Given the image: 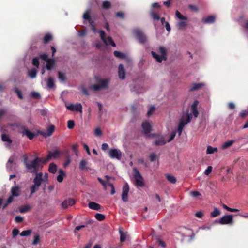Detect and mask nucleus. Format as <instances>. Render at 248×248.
Segmentation results:
<instances>
[{"label": "nucleus", "mask_w": 248, "mask_h": 248, "mask_svg": "<svg viewBox=\"0 0 248 248\" xmlns=\"http://www.w3.org/2000/svg\"><path fill=\"white\" fill-rule=\"evenodd\" d=\"M23 159L24 164L26 169L31 173H38L39 170L40 163H43V159L39 157H36L33 160H29L26 155H24Z\"/></svg>", "instance_id": "obj_1"}, {"label": "nucleus", "mask_w": 248, "mask_h": 248, "mask_svg": "<svg viewBox=\"0 0 248 248\" xmlns=\"http://www.w3.org/2000/svg\"><path fill=\"white\" fill-rule=\"evenodd\" d=\"M94 79L97 84H94L91 87V88L94 91H99L108 88L109 82V79H102L98 76H95Z\"/></svg>", "instance_id": "obj_2"}, {"label": "nucleus", "mask_w": 248, "mask_h": 248, "mask_svg": "<svg viewBox=\"0 0 248 248\" xmlns=\"http://www.w3.org/2000/svg\"><path fill=\"white\" fill-rule=\"evenodd\" d=\"M192 118V115L188 111L183 113L182 117L180 119L179 125L178 126V133L179 136L182 134L183 129L185 125L190 123Z\"/></svg>", "instance_id": "obj_3"}, {"label": "nucleus", "mask_w": 248, "mask_h": 248, "mask_svg": "<svg viewBox=\"0 0 248 248\" xmlns=\"http://www.w3.org/2000/svg\"><path fill=\"white\" fill-rule=\"evenodd\" d=\"M133 33L140 43L144 44L147 42V36L141 30L134 29L133 30Z\"/></svg>", "instance_id": "obj_4"}, {"label": "nucleus", "mask_w": 248, "mask_h": 248, "mask_svg": "<svg viewBox=\"0 0 248 248\" xmlns=\"http://www.w3.org/2000/svg\"><path fill=\"white\" fill-rule=\"evenodd\" d=\"M159 52L161 55H158L155 52L152 51L151 54L153 57L156 59V61L158 62H161L162 60L166 61L167 60L166 57V49L162 46H159Z\"/></svg>", "instance_id": "obj_5"}, {"label": "nucleus", "mask_w": 248, "mask_h": 248, "mask_svg": "<svg viewBox=\"0 0 248 248\" xmlns=\"http://www.w3.org/2000/svg\"><path fill=\"white\" fill-rule=\"evenodd\" d=\"M133 177L135 180V184L137 186L143 187L144 186V183L143 178L140 173L139 170L136 169H133Z\"/></svg>", "instance_id": "obj_6"}, {"label": "nucleus", "mask_w": 248, "mask_h": 248, "mask_svg": "<svg viewBox=\"0 0 248 248\" xmlns=\"http://www.w3.org/2000/svg\"><path fill=\"white\" fill-rule=\"evenodd\" d=\"M100 36L101 40L103 41L106 45H108V44L111 45L113 46H115L116 44L113 41L112 38L111 37H108L107 39L105 36V32L103 30H100L99 31Z\"/></svg>", "instance_id": "obj_7"}, {"label": "nucleus", "mask_w": 248, "mask_h": 248, "mask_svg": "<svg viewBox=\"0 0 248 248\" xmlns=\"http://www.w3.org/2000/svg\"><path fill=\"white\" fill-rule=\"evenodd\" d=\"M233 222V215H232L224 216L221 217L218 221V223L221 225L232 224Z\"/></svg>", "instance_id": "obj_8"}, {"label": "nucleus", "mask_w": 248, "mask_h": 248, "mask_svg": "<svg viewBox=\"0 0 248 248\" xmlns=\"http://www.w3.org/2000/svg\"><path fill=\"white\" fill-rule=\"evenodd\" d=\"M109 156L112 158L120 160L122 157V153L120 150L117 149H110L108 153Z\"/></svg>", "instance_id": "obj_9"}, {"label": "nucleus", "mask_w": 248, "mask_h": 248, "mask_svg": "<svg viewBox=\"0 0 248 248\" xmlns=\"http://www.w3.org/2000/svg\"><path fill=\"white\" fill-rule=\"evenodd\" d=\"M55 130V126L53 125H50L48 126L46 132L39 130L38 133L43 137L46 138L50 136Z\"/></svg>", "instance_id": "obj_10"}, {"label": "nucleus", "mask_w": 248, "mask_h": 248, "mask_svg": "<svg viewBox=\"0 0 248 248\" xmlns=\"http://www.w3.org/2000/svg\"><path fill=\"white\" fill-rule=\"evenodd\" d=\"M60 153L56 150L54 152H49L48 155L45 159H43V163H46L52 158H57L60 156Z\"/></svg>", "instance_id": "obj_11"}, {"label": "nucleus", "mask_w": 248, "mask_h": 248, "mask_svg": "<svg viewBox=\"0 0 248 248\" xmlns=\"http://www.w3.org/2000/svg\"><path fill=\"white\" fill-rule=\"evenodd\" d=\"M66 108L67 109L72 111L82 112V107L80 103L76 105L71 104L69 105L66 106Z\"/></svg>", "instance_id": "obj_12"}, {"label": "nucleus", "mask_w": 248, "mask_h": 248, "mask_svg": "<svg viewBox=\"0 0 248 248\" xmlns=\"http://www.w3.org/2000/svg\"><path fill=\"white\" fill-rule=\"evenodd\" d=\"M43 180V173L42 172L37 173L33 180L34 185L37 187H39Z\"/></svg>", "instance_id": "obj_13"}, {"label": "nucleus", "mask_w": 248, "mask_h": 248, "mask_svg": "<svg viewBox=\"0 0 248 248\" xmlns=\"http://www.w3.org/2000/svg\"><path fill=\"white\" fill-rule=\"evenodd\" d=\"M129 190L128 185L126 183L123 187V193L122 194V200L125 202L128 200V193Z\"/></svg>", "instance_id": "obj_14"}, {"label": "nucleus", "mask_w": 248, "mask_h": 248, "mask_svg": "<svg viewBox=\"0 0 248 248\" xmlns=\"http://www.w3.org/2000/svg\"><path fill=\"white\" fill-rule=\"evenodd\" d=\"M11 195L13 197H17L20 195L21 187L18 185H16L12 187L11 189Z\"/></svg>", "instance_id": "obj_15"}, {"label": "nucleus", "mask_w": 248, "mask_h": 248, "mask_svg": "<svg viewBox=\"0 0 248 248\" xmlns=\"http://www.w3.org/2000/svg\"><path fill=\"white\" fill-rule=\"evenodd\" d=\"M21 128L23 130L21 131L23 136L26 135L30 140H32L34 138L35 135L33 133L30 131L29 129L26 128L25 126H22Z\"/></svg>", "instance_id": "obj_16"}, {"label": "nucleus", "mask_w": 248, "mask_h": 248, "mask_svg": "<svg viewBox=\"0 0 248 248\" xmlns=\"http://www.w3.org/2000/svg\"><path fill=\"white\" fill-rule=\"evenodd\" d=\"M199 104V101L197 100H195L191 106V112L195 118H197L199 114L197 109V106Z\"/></svg>", "instance_id": "obj_17"}, {"label": "nucleus", "mask_w": 248, "mask_h": 248, "mask_svg": "<svg viewBox=\"0 0 248 248\" xmlns=\"http://www.w3.org/2000/svg\"><path fill=\"white\" fill-rule=\"evenodd\" d=\"M142 127L144 130V133L146 135H149L152 130V126L148 122H143L142 124Z\"/></svg>", "instance_id": "obj_18"}, {"label": "nucleus", "mask_w": 248, "mask_h": 248, "mask_svg": "<svg viewBox=\"0 0 248 248\" xmlns=\"http://www.w3.org/2000/svg\"><path fill=\"white\" fill-rule=\"evenodd\" d=\"M204 86L205 84L203 83H193L189 87V91L193 92L194 91L199 90Z\"/></svg>", "instance_id": "obj_19"}, {"label": "nucleus", "mask_w": 248, "mask_h": 248, "mask_svg": "<svg viewBox=\"0 0 248 248\" xmlns=\"http://www.w3.org/2000/svg\"><path fill=\"white\" fill-rule=\"evenodd\" d=\"M118 75L120 78L124 79L125 77V71L124 66L122 64H120L118 67Z\"/></svg>", "instance_id": "obj_20"}, {"label": "nucleus", "mask_w": 248, "mask_h": 248, "mask_svg": "<svg viewBox=\"0 0 248 248\" xmlns=\"http://www.w3.org/2000/svg\"><path fill=\"white\" fill-rule=\"evenodd\" d=\"M88 206L90 209L97 211H100L101 209V206L94 202H90L88 203Z\"/></svg>", "instance_id": "obj_21"}, {"label": "nucleus", "mask_w": 248, "mask_h": 248, "mask_svg": "<svg viewBox=\"0 0 248 248\" xmlns=\"http://www.w3.org/2000/svg\"><path fill=\"white\" fill-rule=\"evenodd\" d=\"M215 17L214 16L210 15L207 17L206 18H203L202 22L204 24H211L215 22Z\"/></svg>", "instance_id": "obj_22"}, {"label": "nucleus", "mask_w": 248, "mask_h": 248, "mask_svg": "<svg viewBox=\"0 0 248 248\" xmlns=\"http://www.w3.org/2000/svg\"><path fill=\"white\" fill-rule=\"evenodd\" d=\"M46 62V67L48 70H51L55 65V60L54 59L49 58Z\"/></svg>", "instance_id": "obj_23"}, {"label": "nucleus", "mask_w": 248, "mask_h": 248, "mask_svg": "<svg viewBox=\"0 0 248 248\" xmlns=\"http://www.w3.org/2000/svg\"><path fill=\"white\" fill-rule=\"evenodd\" d=\"M52 39V35L50 33H47L44 36L43 39V42L44 44H46L51 41Z\"/></svg>", "instance_id": "obj_24"}, {"label": "nucleus", "mask_w": 248, "mask_h": 248, "mask_svg": "<svg viewBox=\"0 0 248 248\" xmlns=\"http://www.w3.org/2000/svg\"><path fill=\"white\" fill-rule=\"evenodd\" d=\"M166 143L164 137H162L155 140L154 144L156 146L163 145Z\"/></svg>", "instance_id": "obj_25"}, {"label": "nucleus", "mask_w": 248, "mask_h": 248, "mask_svg": "<svg viewBox=\"0 0 248 248\" xmlns=\"http://www.w3.org/2000/svg\"><path fill=\"white\" fill-rule=\"evenodd\" d=\"M57 165L54 163H51L49 164L48 171L49 172L54 174L57 171Z\"/></svg>", "instance_id": "obj_26"}, {"label": "nucleus", "mask_w": 248, "mask_h": 248, "mask_svg": "<svg viewBox=\"0 0 248 248\" xmlns=\"http://www.w3.org/2000/svg\"><path fill=\"white\" fill-rule=\"evenodd\" d=\"M221 214L220 211L217 208L215 207L214 208L213 211L210 213V217H216L219 216Z\"/></svg>", "instance_id": "obj_27"}, {"label": "nucleus", "mask_w": 248, "mask_h": 248, "mask_svg": "<svg viewBox=\"0 0 248 248\" xmlns=\"http://www.w3.org/2000/svg\"><path fill=\"white\" fill-rule=\"evenodd\" d=\"M234 142L235 141L233 140H228L226 142H225L222 146V149H226L229 148L234 143Z\"/></svg>", "instance_id": "obj_28"}, {"label": "nucleus", "mask_w": 248, "mask_h": 248, "mask_svg": "<svg viewBox=\"0 0 248 248\" xmlns=\"http://www.w3.org/2000/svg\"><path fill=\"white\" fill-rule=\"evenodd\" d=\"M59 174L57 177V180L59 182H62L63 179V176L65 175V173L62 169L59 170Z\"/></svg>", "instance_id": "obj_29"}, {"label": "nucleus", "mask_w": 248, "mask_h": 248, "mask_svg": "<svg viewBox=\"0 0 248 248\" xmlns=\"http://www.w3.org/2000/svg\"><path fill=\"white\" fill-rule=\"evenodd\" d=\"M47 86L50 88H53L55 86L54 81L52 77H49L47 81Z\"/></svg>", "instance_id": "obj_30"}, {"label": "nucleus", "mask_w": 248, "mask_h": 248, "mask_svg": "<svg viewBox=\"0 0 248 248\" xmlns=\"http://www.w3.org/2000/svg\"><path fill=\"white\" fill-rule=\"evenodd\" d=\"M166 179L171 184H175L176 182V179L173 175L170 174H167Z\"/></svg>", "instance_id": "obj_31"}, {"label": "nucleus", "mask_w": 248, "mask_h": 248, "mask_svg": "<svg viewBox=\"0 0 248 248\" xmlns=\"http://www.w3.org/2000/svg\"><path fill=\"white\" fill-rule=\"evenodd\" d=\"M218 151L217 148L216 147H212L211 146H207L206 150V154H212L214 153L215 152H217Z\"/></svg>", "instance_id": "obj_32"}, {"label": "nucleus", "mask_w": 248, "mask_h": 248, "mask_svg": "<svg viewBox=\"0 0 248 248\" xmlns=\"http://www.w3.org/2000/svg\"><path fill=\"white\" fill-rule=\"evenodd\" d=\"M111 7V3L109 1H104L102 2V7L104 10H107Z\"/></svg>", "instance_id": "obj_33"}, {"label": "nucleus", "mask_w": 248, "mask_h": 248, "mask_svg": "<svg viewBox=\"0 0 248 248\" xmlns=\"http://www.w3.org/2000/svg\"><path fill=\"white\" fill-rule=\"evenodd\" d=\"M87 162L85 159H82L79 163V168L80 170H84L86 168Z\"/></svg>", "instance_id": "obj_34"}, {"label": "nucleus", "mask_w": 248, "mask_h": 248, "mask_svg": "<svg viewBox=\"0 0 248 248\" xmlns=\"http://www.w3.org/2000/svg\"><path fill=\"white\" fill-rule=\"evenodd\" d=\"M1 139L3 141H6L9 144H11L12 142V140L10 138L9 136L7 134H2L1 135Z\"/></svg>", "instance_id": "obj_35"}, {"label": "nucleus", "mask_w": 248, "mask_h": 248, "mask_svg": "<svg viewBox=\"0 0 248 248\" xmlns=\"http://www.w3.org/2000/svg\"><path fill=\"white\" fill-rule=\"evenodd\" d=\"M36 75L37 70L33 68L29 71L28 75L30 78H34L36 77Z\"/></svg>", "instance_id": "obj_36"}, {"label": "nucleus", "mask_w": 248, "mask_h": 248, "mask_svg": "<svg viewBox=\"0 0 248 248\" xmlns=\"http://www.w3.org/2000/svg\"><path fill=\"white\" fill-rule=\"evenodd\" d=\"M187 25V23L186 21H180L176 24V26L179 30L183 29L186 27Z\"/></svg>", "instance_id": "obj_37"}, {"label": "nucleus", "mask_w": 248, "mask_h": 248, "mask_svg": "<svg viewBox=\"0 0 248 248\" xmlns=\"http://www.w3.org/2000/svg\"><path fill=\"white\" fill-rule=\"evenodd\" d=\"M150 16L154 20H159L160 19V16L158 15H157L155 11L152 10L150 13Z\"/></svg>", "instance_id": "obj_38"}, {"label": "nucleus", "mask_w": 248, "mask_h": 248, "mask_svg": "<svg viewBox=\"0 0 248 248\" xmlns=\"http://www.w3.org/2000/svg\"><path fill=\"white\" fill-rule=\"evenodd\" d=\"M114 55L116 57L120 58V59H124L125 58V54H123L122 52L118 51H115L114 52Z\"/></svg>", "instance_id": "obj_39"}, {"label": "nucleus", "mask_w": 248, "mask_h": 248, "mask_svg": "<svg viewBox=\"0 0 248 248\" xmlns=\"http://www.w3.org/2000/svg\"><path fill=\"white\" fill-rule=\"evenodd\" d=\"M58 78L61 81L65 82L66 81L65 74L60 71L58 72Z\"/></svg>", "instance_id": "obj_40"}, {"label": "nucleus", "mask_w": 248, "mask_h": 248, "mask_svg": "<svg viewBox=\"0 0 248 248\" xmlns=\"http://www.w3.org/2000/svg\"><path fill=\"white\" fill-rule=\"evenodd\" d=\"M176 17L180 20H187V17L182 15L178 11L175 12Z\"/></svg>", "instance_id": "obj_41"}, {"label": "nucleus", "mask_w": 248, "mask_h": 248, "mask_svg": "<svg viewBox=\"0 0 248 248\" xmlns=\"http://www.w3.org/2000/svg\"><path fill=\"white\" fill-rule=\"evenodd\" d=\"M95 218L99 221H103L105 218V216L103 214L97 213L95 215Z\"/></svg>", "instance_id": "obj_42"}, {"label": "nucleus", "mask_w": 248, "mask_h": 248, "mask_svg": "<svg viewBox=\"0 0 248 248\" xmlns=\"http://www.w3.org/2000/svg\"><path fill=\"white\" fill-rule=\"evenodd\" d=\"M32 63L34 66H35L37 67H38L39 64H40L39 58L38 57L33 58L32 59Z\"/></svg>", "instance_id": "obj_43"}, {"label": "nucleus", "mask_w": 248, "mask_h": 248, "mask_svg": "<svg viewBox=\"0 0 248 248\" xmlns=\"http://www.w3.org/2000/svg\"><path fill=\"white\" fill-rule=\"evenodd\" d=\"M31 232V230H27L22 231L20 234L21 236H27L30 235Z\"/></svg>", "instance_id": "obj_44"}, {"label": "nucleus", "mask_w": 248, "mask_h": 248, "mask_svg": "<svg viewBox=\"0 0 248 248\" xmlns=\"http://www.w3.org/2000/svg\"><path fill=\"white\" fill-rule=\"evenodd\" d=\"M31 96L34 99H39L41 97L40 93L36 92H31Z\"/></svg>", "instance_id": "obj_45"}, {"label": "nucleus", "mask_w": 248, "mask_h": 248, "mask_svg": "<svg viewBox=\"0 0 248 248\" xmlns=\"http://www.w3.org/2000/svg\"><path fill=\"white\" fill-rule=\"evenodd\" d=\"M75 126V122L73 120H69L67 122V127L69 129H72Z\"/></svg>", "instance_id": "obj_46"}, {"label": "nucleus", "mask_w": 248, "mask_h": 248, "mask_svg": "<svg viewBox=\"0 0 248 248\" xmlns=\"http://www.w3.org/2000/svg\"><path fill=\"white\" fill-rule=\"evenodd\" d=\"M83 17L84 19L89 20L90 19H91V17L90 16V11L87 10L86 11V12L83 14Z\"/></svg>", "instance_id": "obj_47"}, {"label": "nucleus", "mask_w": 248, "mask_h": 248, "mask_svg": "<svg viewBox=\"0 0 248 248\" xmlns=\"http://www.w3.org/2000/svg\"><path fill=\"white\" fill-rule=\"evenodd\" d=\"M155 107L154 106H152L151 107H150L148 111V112L147 113V115L148 117H149L150 116H151L153 114V113L154 112V111H155Z\"/></svg>", "instance_id": "obj_48"}, {"label": "nucleus", "mask_w": 248, "mask_h": 248, "mask_svg": "<svg viewBox=\"0 0 248 248\" xmlns=\"http://www.w3.org/2000/svg\"><path fill=\"white\" fill-rule=\"evenodd\" d=\"M15 92L20 99H22L23 98L21 92L18 88H16L15 89Z\"/></svg>", "instance_id": "obj_49"}, {"label": "nucleus", "mask_w": 248, "mask_h": 248, "mask_svg": "<svg viewBox=\"0 0 248 248\" xmlns=\"http://www.w3.org/2000/svg\"><path fill=\"white\" fill-rule=\"evenodd\" d=\"M72 148L73 150V151L75 153V154L76 155H78V145L77 144H75L72 145Z\"/></svg>", "instance_id": "obj_50"}, {"label": "nucleus", "mask_w": 248, "mask_h": 248, "mask_svg": "<svg viewBox=\"0 0 248 248\" xmlns=\"http://www.w3.org/2000/svg\"><path fill=\"white\" fill-rule=\"evenodd\" d=\"M39 187H37L35 185H33L31 187V194L30 196H31L34 193H35L38 189Z\"/></svg>", "instance_id": "obj_51"}, {"label": "nucleus", "mask_w": 248, "mask_h": 248, "mask_svg": "<svg viewBox=\"0 0 248 248\" xmlns=\"http://www.w3.org/2000/svg\"><path fill=\"white\" fill-rule=\"evenodd\" d=\"M120 241L121 242H124L126 238V235L123 232L120 231Z\"/></svg>", "instance_id": "obj_52"}, {"label": "nucleus", "mask_w": 248, "mask_h": 248, "mask_svg": "<svg viewBox=\"0 0 248 248\" xmlns=\"http://www.w3.org/2000/svg\"><path fill=\"white\" fill-rule=\"evenodd\" d=\"M39 57L44 61H47L49 58L48 57V55L46 54H42L39 55Z\"/></svg>", "instance_id": "obj_53"}, {"label": "nucleus", "mask_w": 248, "mask_h": 248, "mask_svg": "<svg viewBox=\"0 0 248 248\" xmlns=\"http://www.w3.org/2000/svg\"><path fill=\"white\" fill-rule=\"evenodd\" d=\"M71 162V158L69 155H67L66 157V160L65 161L63 166L64 167L67 166Z\"/></svg>", "instance_id": "obj_54"}, {"label": "nucleus", "mask_w": 248, "mask_h": 248, "mask_svg": "<svg viewBox=\"0 0 248 248\" xmlns=\"http://www.w3.org/2000/svg\"><path fill=\"white\" fill-rule=\"evenodd\" d=\"M212 167L211 166H208L204 171V174L206 175H208L212 171Z\"/></svg>", "instance_id": "obj_55"}, {"label": "nucleus", "mask_w": 248, "mask_h": 248, "mask_svg": "<svg viewBox=\"0 0 248 248\" xmlns=\"http://www.w3.org/2000/svg\"><path fill=\"white\" fill-rule=\"evenodd\" d=\"M40 240V237L38 235H35L34 238V240L32 242V244L34 245H37Z\"/></svg>", "instance_id": "obj_56"}, {"label": "nucleus", "mask_w": 248, "mask_h": 248, "mask_svg": "<svg viewBox=\"0 0 248 248\" xmlns=\"http://www.w3.org/2000/svg\"><path fill=\"white\" fill-rule=\"evenodd\" d=\"M150 160L151 162H154L155 161L157 158V155L154 153H152L150 154Z\"/></svg>", "instance_id": "obj_57"}, {"label": "nucleus", "mask_w": 248, "mask_h": 248, "mask_svg": "<svg viewBox=\"0 0 248 248\" xmlns=\"http://www.w3.org/2000/svg\"><path fill=\"white\" fill-rule=\"evenodd\" d=\"M190 195L194 197H197L198 196H201V194L200 193L197 191H193L190 192Z\"/></svg>", "instance_id": "obj_58"}, {"label": "nucleus", "mask_w": 248, "mask_h": 248, "mask_svg": "<svg viewBox=\"0 0 248 248\" xmlns=\"http://www.w3.org/2000/svg\"><path fill=\"white\" fill-rule=\"evenodd\" d=\"M94 134L98 136H100L102 134V132L100 128H96L94 130Z\"/></svg>", "instance_id": "obj_59"}, {"label": "nucleus", "mask_w": 248, "mask_h": 248, "mask_svg": "<svg viewBox=\"0 0 248 248\" xmlns=\"http://www.w3.org/2000/svg\"><path fill=\"white\" fill-rule=\"evenodd\" d=\"M19 231L17 229H16V228L14 229L12 231L13 237H15L19 234Z\"/></svg>", "instance_id": "obj_60"}, {"label": "nucleus", "mask_w": 248, "mask_h": 248, "mask_svg": "<svg viewBox=\"0 0 248 248\" xmlns=\"http://www.w3.org/2000/svg\"><path fill=\"white\" fill-rule=\"evenodd\" d=\"M30 209V207L28 206H25L22 208L20 209V212L21 213H24L27 212L28 211H29Z\"/></svg>", "instance_id": "obj_61"}, {"label": "nucleus", "mask_w": 248, "mask_h": 248, "mask_svg": "<svg viewBox=\"0 0 248 248\" xmlns=\"http://www.w3.org/2000/svg\"><path fill=\"white\" fill-rule=\"evenodd\" d=\"M69 204L67 200H64L62 203V206L63 208L66 209L68 207Z\"/></svg>", "instance_id": "obj_62"}, {"label": "nucleus", "mask_w": 248, "mask_h": 248, "mask_svg": "<svg viewBox=\"0 0 248 248\" xmlns=\"http://www.w3.org/2000/svg\"><path fill=\"white\" fill-rule=\"evenodd\" d=\"M67 201L69 206H72L75 203V201L72 198H69Z\"/></svg>", "instance_id": "obj_63"}, {"label": "nucleus", "mask_w": 248, "mask_h": 248, "mask_svg": "<svg viewBox=\"0 0 248 248\" xmlns=\"http://www.w3.org/2000/svg\"><path fill=\"white\" fill-rule=\"evenodd\" d=\"M247 115H248V110H243L242 111H241L239 114L240 116L241 117H244L245 116H246Z\"/></svg>", "instance_id": "obj_64"}]
</instances>
